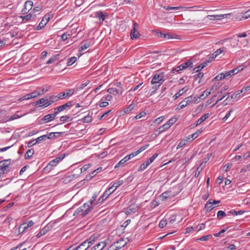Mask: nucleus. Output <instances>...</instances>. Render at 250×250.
<instances>
[{
  "instance_id": "f257e3e1",
  "label": "nucleus",
  "mask_w": 250,
  "mask_h": 250,
  "mask_svg": "<svg viewBox=\"0 0 250 250\" xmlns=\"http://www.w3.org/2000/svg\"><path fill=\"white\" fill-rule=\"evenodd\" d=\"M99 237V234H94L79 246L73 248V249L74 250H87L92 245H94L95 242L98 240Z\"/></svg>"
},
{
  "instance_id": "f03ea898",
  "label": "nucleus",
  "mask_w": 250,
  "mask_h": 250,
  "mask_svg": "<svg viewBox=\"0 0 250 250\" xmlns=\"http://www.w3.org/2000/svg\"><path fill=\"white\" fill-rule=\"evenodd\" d=\"M92 208L93 207L92 206H90L87 203H85L83 206H81L75 211L74 215H77L81 213V215L83 217L88 214Z\"/></svg>"
},
{
  "instance_id": "7ed1b4c3",
  "label": "nucleus",
  "mask_w": 250,
  "mask_h": 250,
  "mask_svg": "<svg viewBox=\"0 0 250 250\" xmlns=\"http://www.w3.org/2000/svg\"><path fill=\"white\" fill-rule=\"evenodd\" d=\"M163 73H156L153 76L151 83L152 84L158 83L157 87H159L161 84L165 81Z\"/></svg>"
},
{
  "instance_id": "20e7f679",
  "label": "nucleus",
  "mask_w": 250,
  "mask_h": 250,
  "mask_svg": "<svg viewBox=\"0 0 250 250\" xmlns=\"http://www.w3.org/2000/svg\"><path fill=\"white\" fill-rule=\"evenodd\" d=\"M193 63L190 60H188L185 62H184L182 64L178 66L176 68L172 69V72L173 73L179 72L180 71L187 68L188 67H192Z\"/></svg>"
},
{
  "instance_id": "39448f33",
  "label": "nucleus",
  "mask_w": 250,
  "mask_h": 250,
  "mask_svg": "<svg viewBox=\"0 0 250 250\" xmlns=\"http://www.w3.org/2000/svg\"><path fill=\"white\" fill-rule=\"evenodd\" d=\"M65 156V154H62L60 156L51 160L49 163H48V169H52L53 167L57 166L58 163L62 160Z\"/></svg>"
},
{
  "instance_id": "423d86ee",
  "label": "nucleus",
  "mask_w": 250,
  "mask_h": 250,
  "mask_svg": "<svg viewBox=\"0 0 250 250\" xmlns=\"http://www.w3.org/2000/svg\"><path fill=\"white\" fill-rule=\"evenodd\" d=\"M194 99L195 97H193L192 96H190L185 98L179 104L178 107L176 108V109L180 110L181 109L184 108L187 105L190 104L192 102H193Z\"/></svg>"
},
{
  "instance_id": "0eeeda50",
  "label": "nucleus",
  "mask_w": 250,
  "mask_h": 250,
  "mask_svg": "<svg viewBox=\"0 0 250 250\" xmlns=\"http://www.w3.org/2000/svg\"><path fill=\"white\" fill-rule=\"evenodd\" d=\"M10 163V159L4 160L0 162V173L3 174L7 173L8 170H6Z\"/></svg>"
},
{
  "instance_id": "6e6552de",
  "label": "nucleus",
  "mask_w": 250,
  "mask_h": 250,
  "mask_svg": "<svg viewBox=\"0 0 250 250\" xmlns=\"http://www.w3.org/2000/svg\"><path fill=\"white\" fill-rule=\"evenodd\" d=\"M220 202V201H216L209 199L206 204L205 208L208 212L211 211L215 208V205Z\"/></svg>"
},
{
  "instance_id": "1a4fd4ad",
  "label": "nucleus",
  "mask_w": 250,
  "mask_h": 250,
  "mask_svg": "<svg viewBox=\"0 0 250 250\" xmlns=\"http://www.w3.org/2000/svg\"><path fill=\"white\" fill-rule=\"evenodd\" d=\"M139 27V25L137 22L133 23V28L131 29L130 32V37L132 40L136 39L139 38L140 34L137 31Z\"/></svg>"
},
{
  "instance_id": "9d476101",
  "label": "nucleus",
  "mask_w": 250,
  "mask_h": 250,
  "mask_svg": "<svg viewBox=\"0 0 250 250\" xmlns=\"http://www.w3.org/2000/svg\"><path fill=\"white\" fill-rule=\"evenodd\" d=\"M43 89H42L41 91L38 92L37 91H34V92L26 94L23 96L22 98H21V100H29L32 98H34L38 96L39 95H40L41 94H42L43 93Z\"/></svg>"
},
{
  "instance_id": "9b49d317",
  "label": "nucleus",
  "mask_w": 250,
  "mask_h": 250,
  "mask_svg": "<svg viewBox=\"0 0 250 250\" xmlns=\"http://www.w3.org/2000/svg\"><path fill=\"white\" fill-rule=\"evenodd\" d=\"M33 3L31 1H27L25 2L24 8L21 10L22 14H26L28 13L32 8Z\"/></svg>"
},
{
  "instance_id": "f8f14e48",
  "label": "nucleus",
  "mask_w": 250,
  "mask_h": 250,
  "mask_svg": "<svg viewBox=\"0 0 250 250\" xmlns=\"http://www.w3.org/2000/svg\"><path fill=\"white\" fill-rule=\"evenodd\" d=\"M107 243L105 241H101L96 244L90 250H103L106 246Z\"/></svg>"
},
{
  "instance_id": "ddd939ff",
  "label": "nucleus",
  "mask_w": 250,
  "mask_h": 250,
  "mask_svg": "<svg viewBox=\"0 0 250 250\" xmlns=\"http://www.w3.org/2000/svg\"><path fill=\"white\" fill-rule=\"evenodd\" d=\"M74 89H69L66 90L65 92L60 93L59 94L60 99L61 100L65 98L72 95L74 94Z\"/></svg>"
},
{
  "instance_id": "4468645a",
  "label": "nucleus",
  "mask_w": 250,
  "mask_h": 250,
  "mask_svg": "<svg viewBox=\"0 0 250 250\" xmlns=\"http://www.w3.org/2000/svg\"><path fill=\"white\" fill-rule=\"evenodd\" d=\"M72 101H69L63 105H62L57 108H55V110H56V113H59L60 112H62L66 108H67V107L72 106Z\"/></svg>"
},
{
  "instance_id": "2eb2a0df",
  "label": "nucleus",
  "mask_w": 250,
  "mask_h": 250,
  "mask_svg": "<svg viewBox=\"0 0 250 250\" xmlns=\"http://www.w3.org/2000/svg\"><path fill=\"white\" fill-rule=\"evenodd\" d=\"M154 32L156 33V34H157L158 37L159 38H164V39H167L174 38L173 37V35L170 33H163L161 32H158L157 30H155V31H154Z\"/></svg>"
},
{
  "instance_id": "dca6fc26",
  "label": "nucleus",
  "mask_w": 250,
  "mask_h": 250,
  "mask_svg": "<svg viewBox=\"0 0 250 250\" xmlns=\"http://www.w3.org/2000/svg\"><path fill=\"white\" fill-rule=\"evenodd\" d=\"M107 91L108 93H109L110 94L113 95H121L123 92L122 89H117L115 88H109L107 89Z\"/></svg>"
},
{
  "instance_id": "f3484780",
  "label": "nucleus",
  "mask_w": 250,
  "mask_h": 250,
  "mask_svg": "<svg viewBox=\"0 0 250 250\" xmlns=\"http://www.w3.org/2000/svg\"><path fill=\"white\" fill-rule=\"evenodd\" d=\"M59 100H61L60 99V97L59 96V94L58 95H52L49 97V98L48 99V106L54 102H56Z\"/></svg>"
},
{
  "instance_id": "a211bd4d",
  "label": "nucleus",
  "mask_w": 250,
  "mask_h": 250,
  "mask_svg": "<svg viewBox=\"0 0 250 250\" xmlns=\"http://www.w3.org/2000/svg\"><path fill=\"white\" fill-rule=\"evenodd\" d=\"M19 112H20L19 111H18L15 114H14V115H13L12 116H7L6 117L7 118L6 122L11 121H12L14 120H16V119H19V118L22 117L23 116V114H19L18 113Z\"/></svg>"
},
{
  "instance_id": "6ab92c4d",
  "label": "nucleus",
  "mask_w": 250,
  "mask_h": 250,
  "mask_svg": "<svg viewBox=\"0 0 250 250\" xmlns=\"http://www.w3.org/2000/svg\"><path fill=\"white\" fill-rule=\"evenodd\" d=\"M62 133H63L62 132H50L48 135V139L58 138L59 137H61Z\"/></svg>"
},
{
  "instance_id": "aec40b11",
  "label": "nucleus",
  "mask_w": 250,
  "mask_h": 250,
  "mask_svg": "<svg viewBox=\"0 0 250 250\" xmlns=\"http://www.w3.org/2000/svg\"><path fill=\"white\" fill-rule=\"evenodd\" d=\"M209 117V113H206L203 116H202L201 118H200L197 121L196 126L200 125L204 121H205L208 117Z\"/></svg>"
},
{
  "instance_id": "412c9836",
  "label": "nucleus",
  "mask_w": 250,
  "mask_h": 250,
  "mask_svg": "<svg viewBox=\"0 0 250 250\" xmlns=\"http://www.w3.org/2000/svg\"><path fill=\"white\" fill-rule=\"evenodd\" d=\"M187 90L188 89H186V87H183L182 89L180 90L173 97L174 100H176L178 97L184 94V93L186 92Z\"/></svg>"
},
{
  "instance_id": "4be33fe9",
  "label": "nucleus",
  "mask_w": 250,
  "mask_h": 250,
  "mask_svg": "<svg viewBox=\"0 0 250 250\" xmlns=\"http://www.w3.org/2000/svg\"><path fill=\"white\" fill-rule=\"evenodd\" d=\"M115 244L116 245V248L118 249H121L126 244V243L124 242V240L122 238H121L116 243H115Z\"/></svg>"
},
{
  "instance_id": "5701e85b",
  "label": "nucleus",
  "mask_w": 250,
  "mask_h": 250,
  "mask_svg": "<svg viewBox=\"0 0 250 250\" xmlns=\"http://www.w3.org/2000/svg\"><path fill=\"white\" fill-rule=\"evenodd\" d=\"M201 131L200 130H197V131H196L195 132H194L192 134L188 135L187 137L186 140H194V139L196 138L198 136L199 134L200 133H201Z\"/></svg>"
},
{
  "instance_id": "b1692460",
  "label": "nucleus",
  "mask_w": 250,
  "mask_h": 250,
  "mask_svg": "<svg viewBox=\"0 0 250 250\" xmlns=\"http://www.w3.org/2000/svg\"><path fill=\"white\" fill-rule=\"evenodd\" d=\"M95 17L96 18H98L100 20H101L102 21H104L105 16L103 14L102 11H97L95 13Z\"/></svg>"
},
{
  "instance_id": "393cba45",
  "label": "nucleus",
  "mask_w": 250,
  "mask_h": 250,
  "mask_svg": "<svg viewBox=\"0 0 250 250\" xmlns=\"http://www.w3.org/2000/svg\"><path fill=\"white\" fill-rule=\"evenodd\" d=\"M225 47L223 48H220L218 49H217L215 52H214L212 54V58H216L219 54L222 53L224 50Z\"/></svg>"
},
{
  "instance_id": "a878e982",
  "label": "nucleus",
  "mask_w": 250,
  "mask_h": 250,
  "mask_svg": "<svg viewBox=\"0 0 250 250\" xmlns=\"http://www.w3.org/2000/svg\"><path fill=\"white\" fill-rule=\"evenodd\" d=\"M209 17H214V19L209 18L211 20H220L224 18H226V15H209L208 16Z\"/></svg>"
},
{
  "instance_id": "bb28decb",
  "label": "nucleus",
  "mask_w": 250,
  "mask_h": 250,
  "mask_svg": "<svg viewBox=\"0 0 250 250\" xmlns=\"http://www.w3.org/2000/svg\"><path fill=\"white\" fill-rule=\"evenodd\" d=\"M204 77V73L202 72H199V73L195 75L194 76V80H197L199 79L198 81V83H200L202 82V79Z\"/></svg>"
},
{
  "instance_id": "cd10ccee",
  "label": "nucleus",
  "mask_w": 250,
  "mask_h": 250,
  "mask_svg": "<svg viewBox=\"0 0 250 250\" xmlns=\"http://www.w3.org/2000/svg\"><path fill=\"white\" fill-rule=\"evenodd\" d=\"M206 66H207V62H204L203 63H201V65H200L198 67L194 68L193 69V71L195 72H198L199 71H200L201 69H202L204 67H205Z\"/></svg>"
},
{
  "instance_id": "c85d7f7f",
  "label": "nucleus",
  "mask_w": 250,
  "mask_h": 250,
  "mask_svg": "<svg viewBox=\"0 0 250 250\" xmlns=\"http://www.w3.org/2000/svg\"><path fill=\"white\" fill-rule=\"evenodd\" d=\"M47 24V19L45 18V16L44 17V18L40 22L38 27V29H41L42 27H44Z\"/></svg>"
},
{
  "instance_id": "c756f323",
  "label": "nucleus",
  "mask_w": 250,
  "mask_h": 250,
  "mask_svg": "<svg viewBox=\"0 0 250 250\" xmlns=\"http://www.w3.org/2000/svg\"><path fill=\"white\" fill-rule=\"evenodd\" d=\"M33 154H34V150L33 149H30L28 150L25 154V155H24L25 159H29L30 158H31Z\"/></svg>"
},
{
  "instance_id": "7c9ffc66",
  "label": "nucleus",
  "mask_w": 250,
  "mask_h": 250,
  "mask_svg": "<svg viewBox=\"0 0 250 250\" xmlns=\"http://www.w3.org/2000/svg\"><path fill=\"white\" fill-rule=\"evenodd\" d=\"M60 55L57 54L54 55L52 57L48 60V64L54 62L59 59Z\"/></svg>"
},
{
  "instance_id": "2f4dec72",
  "label": "nucleus",
  "mask_w": 250,
  "mask_h": 250,
  "mask_svg": "<svg viewBox=\"0 0 250 250\" xmlns=\"http://www.w3.org/2000/svg\"><path fill=\"white\" fill-rule=\"evenodd\" d=\"M202 165H203V163H201L200 165V166L197 168L195 173V174H194L195 177L197 178L199 176L200 172H201V171L202 170V169L203 168V167L202 166Z\"/></svg>"
},
{
  "instance_id": "473e14b6",
  "label": "nucleus",
  "mask_w": 250,
  "mask_h": 250,
  "mask_svg": "<svg viewBox=\"0 0 250 250\" xmlns=\"http://www.w3.org/2000/svg\"><path fill=\"white\" fill-rule=\"evenodd\" d=\"M228 89H229V86H228V85L224 86L223 87V89L220 91L218 92V93L213 96V98H215L220 97L222 92H223V91H226Z\"/></svg>"
},
{
  "instance_id": "72a5a7b5",
  "label": "nucleus",
  "mask_w": 250,
  "mask_h": 250,
  "mask_svg": "<svg viewBox=\"0 0 250 250\" xmlns=\"http://www.w3.org/2000/svg\"><path fill=\"white\" fill-rule=\"evenodd\" d=\"M127 161H128V159L125 156L123 159H122L121 160H120L115 166V168H116L117 167H119L120 165L124 164L125 162H126Z\"/></svg>"
},
{
  "instance_id": "f704fd0d",
  "label": "nucleus",
  "mask_w": 250,
  "mask_h": 250,
  "mask_svg": "<svg viewBox=\"0 0 250 250\" xmlns=\"http://www.w3.org/2000/svg\"><path fill=\"white\" fill-rule=\"evenodd\" d=\"M211 93V91H210V90L209 91H208V90L207 89L204 91L203 94L200 95L199 98L201 99H204L206 98H207L209 95H210Z\"/></svg>"
},
{
  "instance_id": "c9c22d12",
  "label": "nucleus",
  "mask_w": 250,
  "mask_h": 250,
  "mask_svg": "<svg viewBox=\"0 0 250 250\" xmlns=\"http://www.w3.org/2000/svg\"><path fill=\"white\" fill-rule=\"evenodd\" d=\"M243 69V67L242 66H238L236 68H235L233 69L230 70V73H231L232 75H233L234 74H237L238 72L242 70Z\"/></svg>"
},
{
  "instance_id": "e433bc0d",
  "label": "nucleus",
  "mask_w": 250,
  "mask_h": 250,
  "mask_svg": "<svg viewBox=\"0 0 250 250\" xmlns=\"http://www.w3.org/2000/svg\"><path fill=\"white\" fill-rule=\"evenodd\" d=\"M194 7H199L198 6H194L193 7H184V6H171V10H181L183 9H189L191 8H194Z\"/></svg>"
},
{
  "instance_id": "4c0bfd02",
  "label": "nucleus",
  "mask_w": 250,
  "mask_h": 250,
  "mask_svg": "<svg viewBox=\"0 0 250 250\" xmlns=\"http://www.w3.org/2000/svg\"><path fill=\"white\" fill-rule=\"evenodd\" d=\"M76 61L77 58L76 57H73L69 58L67 62V66H70L72 65Z\"/></svg>"
},
{
  "instance_id": "58836bf2",
  "label": "nucleus",
  "mask_w": 250,
  "mask_h": 250,
  "mask_svg": "<svg viewBox=\"0 0 250 250\" xmlns=\"http://www.w3.org/2000/svg\"><path fill=\"white\" fill-rule=\"evenodd\" d=\"M56 110H55V108H54V113L48 114V122L52 121L54 119L57 114L59 113H56Z\"/></svg>"
},
{
  "instance_id": "ea45409f",
  "label": "nucleus",
  "mask_w": 250,
  "mask_h": 250,
  "mask_svg": "<svg viewBox=\"0 0 250 250\" xmlns=\"http://www.w3.org/2000/svg\"><path fill=\"white\" fill-rule=\"evenodd\" d=\"M46 101H47V99H46L45 98H42V99H41L38 100L35 103V104L36 105L43 104V105H44L45 107H46L47 105H45L47 104V102H46Z\"/></svg>"
},
{
  "instance_id": "a19ab883",
  "label": "nucleus",
  "mask_w": 250,
  "mask_h": 250,
  "mask_svg": "<svg viewBox=\"0 0 250 250\" xmlns=\"http://www.w3.org/2000/svg\"><path fill=\"white\" fill-rule=\"evenodd\" d=\"M70 116L69 115L62 116L60 118V121L62 123H65L67 121H71Z\"/></svg>"
},
{
  "instance_id": "79ce46f5",
  "label": "nucleus",
  "mask_w": 250,
  "mask_h": 250,
  "mask_svg": "<svg viewBox=\"0 0 250 250\" xmlns=\"http://www.w3.org/2000/svg\"><path fill=\"white\" fill-rule=\"evenodd\" d=\"M135 106V104H130L129 105H128L127 107L124 108V112L125 113H128L131 110H132Z\"/></svg>"
},
{
  "instance_id": "37998d69",
  "label": "nucleus",
  "mask_w": 250,
  "mask_h": 250,
  "mask_svg": "<svg viewBox=\"0 0 250 250\" xmlns=\"http://www.w3.org/2000/svg\"><path fill=\"white\" fill-rule=\"evenodd\" d=\"M217 218L220 220L225 216H227V214L223 210H219L217 212Z\"/></svg>"
},
{
  "instance_id": "c03bdc74",
  "label": "nucleus",
  "mask_w": 250,
  "mask_h": 250,
  "mask_svg": "<svg viewBox=\"0 0 250 250\" xmlns=\"http://www.w3.org/2000/svg\"><path fill=\"white\" fill-rule=\"evenodd\" d=\"M170 127V126H169V125H168V124L166 123L163 125H162V126L158 128V129H159V131L160 132H162L165 131V130L169 128Z\"/></svg>"
},
{
  "instance_id": "a18cd8bd",
  "label": "nucleus",
  "mask_w": 250,
  "mask_h": 250,
  "mask_svg": "<svg viewBox=\"0 0 250 250\" xmlns=\"http://www.w3.org/2000/svg\"><path fill=\"white\" fill-rule=\"evenodd\" d=\"M149 146V144H147V145H146L144 146L140 147L137 150H136L135 151V153L139 154L140 153H141V152H142L143 151H144Z\"/></svg>"
},
{
  "instance_id": "49530a36",
  "label": "nucleus",
  "mask_w": 250,
  "mask_h": 250,
  "mask_svg": "<svg viewBox=\"0 0 250 250\" xmlns=\"http://www.w3.org/2000/svg\"><path fill=\"white\" fill-rule=\"evenodd\" d=\"M148 163L146 161L144 162L139 167L138 170L143 171L145 170L149 165Z\"/></svg>"
},
{
  "instance_id": "de8ad7c7",
  "label": "nucleus",
  "mask_w": 250,
  "mask_h": 250,
  "mask_svg": "<svg viewBox=\"0 0 250 250\" xmlns=\"http://www.w3.org/2000/svg\"><path fill=\"white\" fill-rule=\"evenodd\" d=\"M46 138L47 135H43L37 138L35 140V141H36V143H37V144H38L40 143L42 141L45 140Z\"/></svg>"
},
{
  "instance_id": "09e8293b",
  "label": "nucleus",
  "mask_w": 250,
  "mask_h": 250,
  "mask_svg": "<svg viewBox=\"0 0 250 250\" xmlns=\"http://www.w3.org/2000/svg\"><path fill=\"white\" fill-rule=\"evenodd\" d=\"M32 17V16L31 14H28L24 16H21V18L22 19V21L23 22H26L30 20Z\"/></svg>"
},
{
  "instance_id": "8fccbe9b",
  "label": "nucleus",
  "mask_w": 250,
  "mask_h": 250,
  "mask_svg": "<svg viewBox=\"0 0 250 250\" xmlns=\"http://www.w3.org/2000/svg\"><path fill=\"white\" fill-rule=\"evenodd\" d=\"M123 183V180H119L117 182H115L112 185V187L115 188V189H116L118 187L122 185Z\"/></svg>"
},
{
  "instance_id": "3c124183",
  "label": "nucleus",
  "mask_w": 250,
  "mask_h": 250,
  "mask_svg": "<svg viewBox=\"0 0 250 250\" xmlns=\"http://www.w3.org/2000/svg\"><path fill=\"white\" fill-rule=\"evenodd\" d=\"M82 121L83 123H88L92 121V117L89 115L86 116L82 119Z\"/></svg>"
},
{
  "instance_id": "603ef678",
  "label": "nucleus",
  "mask_w": 250,
  "mask_h": 250,
  "mask_svg": "<svg viewBox=\"0 0 250 250\" xmlns=\"http://www.w3.org/2000/svg\"><path fill=\"white\" fill-rule=\"evenodd\" d=\"M46 226H44V228L41 230L40 232H39L37 237L39 238L43 235H44L47 232V229H45Z\"/></svg>"
},
{
  "instance_id": "864d4df0",
  "label": "nucleus",
  "mask_w": 250,
  "mask_h": 250,
  "mask_svg": "<svg viewBox=\"0 0 250 250\" xmlns=\"http://www.w3.org/2000/svg\"><path fill=\"white\" fill-rule=\"evenodd\" d=\"M168 192L166 191L161 195L160 198L162 201H165L168 197Z\"/></svg>"
},
{
  "instance_id": "5fc2aeb1",
  "label": "nucleus",
  "mask_w": 250,
  "mask_h": 250,
  "mask_svg": "<svg viewBox=\"0 0 250 250\" xmlns=\"http://www.w3.org/2000/svg\"><path fill=\"white\" fill-rule=\"evenodd\" d=\"M158 156V153H155L153 155V156L152 157H151L147 161H146L147 163H148V164L149 165H150V164H151L153 161L154 160L157 158V157Z\"/></svg>"
},
{
  "instance_id": "6e6d98bb",
  "label": "nucleus",
  "mask_w": 250,
  "mask_h": 250,
  "mask_svg": "<svg viewBox=\"0 0 250 250\" xmlns=\"http://www.w3.org/2000/svg\"><path fill=\"white\" fill-rule=\"evenodd\" d=\"M225 78V76L224 75V73H222L219 75H218L214 78V80L216 81H220Z\"/></svg>"
},
{
  "instance_id": "4d7b16f0",
  "label": "nucleus",
  "mask_w": 250,
  "mask_h": 250,
  "mask_svg": "<svg viewBox=\"0 0 250 250\" xmlns=\"http://www.w3.org/2000/svg\"><path fill=\"white\" fill-rule=\"evenodd\" d=\"M90 46V43L89 42H85L84 44H83L80 48L79 51H82L84 50Z\"/></svg>"
},
{
  "instance_id": "13d9d810",
  "label": "nucleus",
  "mask_w": 250,
  "mask_h": 250,
  "mask_svg": "<svg viewBox=\"0 0 250 250\" xmlns=\"http://www.w3.org/2000/svg\"><path fill=\"white\" fill-rule=\"evenodd\" d=\"M110 195L109 191H106L104 192V194L102 196V201H104L106 199L108 196Z\"/></svg>"
},
{
  "instance_id": "bf43d9fd",
  "label": "nucleus",
  "mask_w": 250,
  "mask_h": 250,
  "mask_svg": "<svg viewBox=\"0 0 250 250\" xmlns=\"http://www.w3.org/2000/svg\"><path fill=\"white\" fill-rule=\"evenodd\" d=\"M167 224V222L166 220H162L160 222L159 226L160 228H163L166 226Z\"/></svg>"
},
{
  "instance_id": "052dcab7",
  "label": "nucleus",
  "mask_w": 250,
  "mask_h": 250,
  "mask_svg": "<svg viewBox=\"0 0 250 250\" xmlns=\"http://www.w3.org/2000/svg\"><path fill=\"white\" fill-rule=\"evenodd\" d=\"M70 37V34L65 33L61 36V38L62 41H66Z\"/></svg>"
},
{
  "instance_id": "680f3d73",
  "label": "nucleus",
  "mask_w": 250,
  "mask_h": 250,
  "mask_svg": "<svg viewBox=\"0 0 250 250\" xmlns=\"http://www.w3.org/2000/svg\"><path fill=\"white\" fill-rule=\"evenodd\" d=\"M90 167V164H86L84 165L81 168V172H83L85 171H86Z\"/></svg>"
},
{
  "instance_id": "e2e57ef3",
  "label": "nucleus",
  "mask_w": 250,
  "mask_h": 250,
  "mask_svg": "<svg viewBox=\"0 0 250 250\" xmlns=\"http://www.w3.org/2000/svg\"><path fill=\"white\" fill-rule=\"evenodd\" d=\"M146 115V113L143 111L140 112L139 114H137L136 116L134 117V118L136 119H141L142 117L145 116Z\"/></svg>"
},
{
  "instance_id": "0e129e2a",
  "label": "nucleus",
  "mask_w": 250,
  "mask_h": 250,
  "mask_svg": "<svg viewBox=\"0 0 250 250\" xmlns=\"http://www.w3.org/2000/svg\"><path fill=\"white\" fill-rule=\"evenodd\" d=\"M241 93L242 92H241V90L240 91H237L236 92L233 93L231 96L230 99H232L236 98L237 97H239L240 96V93Z\"/></svg>"
},
{
  "instance_id": "69168bd1",
  "label": "nucleus",
  "mask_w": 250,
  "mask_h": 250,
  "mask_svg": "<svg viewBox=\"0 0 250 250\" xmlns=\"http://www.w3.org/2000/svg\"><path fill=\"white\" fill-rule=\"evenodd\" d=\"M250 17V9H249L248 11L245 12L242 16V18H243L245 19H247L249 18Z\"/></svg>"
},
{
  "instance_id": "338daca9",
  "label": "nucleus",
  "mask_w": 250,
  "mask_h": 250,
  "mask_svg": "<svg viewBox=\"0 0 250 250\" xmlns=\"http://www.w3.org/2000/svg\"><path fill=\"white\" fill-rule=\"evenodd\" d=\"M205 228V224L204 223H202L201 224L198 225L196 227V229H197V231H198L202 229H203Z\"/></svg>"
},
{
  "instance_id": "774afa93",
  "label": "nucleus",
  "mask_w": 250,
  "mask_h": 250,
  "mask_svg": "<svg viewBox=\"0 0 250 250\" xmlns=\"http://www.w3.org/2000/svg\"><path fill=\"white\" fill-rule=\"evenodd\" d=\"M159 205V203L158 201H157L156 200H154V201H152L151 203V207L152 208H155Z\"/></svg>"
}]
</instances>
